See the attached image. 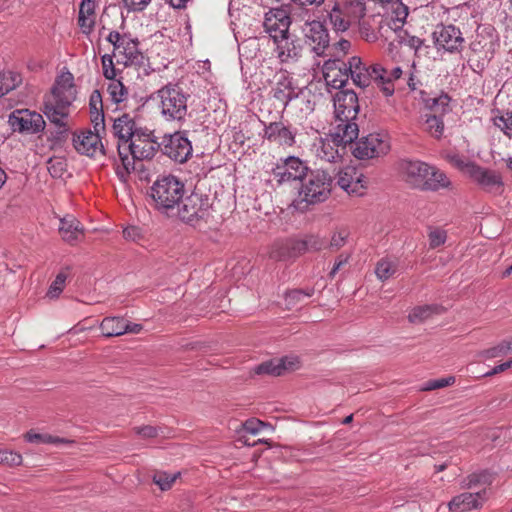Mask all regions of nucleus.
Returning <instances> with one entry per match:
<instances>
[{"instance_id": "nucleus-1", "label": "nucleus", "mask_w": 512, "mask_h": 512, "mask_svg": "<svg viewBox=\"0 0 512 512\" xmlns=\"http://www.w3.org/2000/svg\"><path fill=\"white\" fill-rule=\"evenodd\" d=\"M76 99L74 76L71 72L61 73L55 80L51 92L44 97V114L48 120L59 126H65L69 109Z\"/></svg>"}, {"instance_id": "nucleus-2", "label": "nucleus", "mask_w": 512, "mask_h": 512, "mask_svg": "<svg viewBox=\"0 0 512 512\" xmlns=\"http://www.w3.org/2000/svg\"><path fill=\"white\" fill-rule=\"evenodd\" d=\"M159 149L160 143L153 132L147 128L139 129L128 144H117L118 155L124 171L122 172L118 167L117 174L121 177L124 176V173L129 174L135 169V160L152 159Z\"/></svg>"}, {"instance_id": "nucleus-3", "label": "nucleus", "mask_w": 512, "mask_h": 512, "mask_svg": "<svg viewBox=\"0 0 512 512\" xmlns=\"http://www.w3.org/2000/svg\"><path fill=\"white\" fill-rule=\"evenodd\" d=\"M324 22L336 33H344L366 14V0H332L324 7Z\"/></svg>"}, {"instance_id": "nucleus-4", "label": "nucleus", "mask_w": 512, "mask_h": 512, "mask_svg": "<svg viewBox=\"0 0 512 512\" xmlns=\"http://www.w3.org/2000/svg\"><path fill=\"white\" fill-rule=\"evenodd\" d=\"M190 95L176 83H168L154 93L157 108L166 121L183 122L188 114Z\"/></svg>"}, {"instance_id": "nucleus-5", "label": "nucleus", "mask_w": 512, "mask_h": 512, "mask_svg": "<svg viewBox=\"0 0 512 512\" xmlns=\"http://www.w3.org/2000/svg\"><path fill=\"white\" fill-rule=\"evenodd\" d=\"M184 192V184L174 175L159 177L150 188L155 209L167 216L175 215Z\"/></svg>"}, {"instance_id": "nucleus-6", "label": "nucleus", "mask_w": 512, "mask_h": 512, "mask_svg": "<svg viewBox=\"0 0 512 512\" xmlns=\"http://www.w3.org/2000/svg\"><path fill=\"white\" fill-rule=\"evenodd\" d=\"M346 64L349 77L357 86L364 88L374 81L386 96H391L394 93V86L391 84L390 78L386 77L387 70L382 65L366 66L357 56L351 57Z\"/></svg>"}, {"instance_id": "nucleus-7", "label": "nucleus", "mask_w": 512, "mask_h": 512, "mask_svg": "<svg viewBox=\"0 0 512 512\" xmlns=\"http://www.w3.org/2000/svg\"><path fill=\"white\" fill-rule=\"evenodd\" d=\"M332 176L321 169L309 170L301 181L302 201L315 204L325 201L331 192Z\"/></svg>"}, {"instance_id": "nucleus-8", "label": "nucleus", "mask_w": 512, "mask_h": 512, "mask_svg": "<svg viewBox=\"0 0 512 512\" xmlns=\"http://www.w3.org/2000/svg\"><path fill=\"white\" fill-rule=\"evenodd\" d=\"M210 198L208 195L193 192L182 198L176 207L175 214L183 221L196 225L199 221H206L210 216Z\"/></svg>"}, {"instance_id": "nucleus-9", "label": "nucleus", "mask_w": 512, "mask_h": 512, "mask_svg": "<svg viewBox=\"0 0 512 512\" xmlns=\"http://www.w3.org/2000/svg\"><path fill=\"white\" fill-rule=\"evenodd\" d=\"M107 41L113 45V57L118 64L125 66L138 64L143 56L139 51V42L127 34H120L118 31H111Z\"/></svg>"}, {"instance_id": "nucleus-10", "label": "nucleus", "mask_w": 512, "mask_h": 512, "mask_svg": "<svg viewBox=\"0 0 512 512\" xmlns=\"http://www.w3.org/2000/svg\"><path fill=\"white\" fill-rule=\"evenodd\" d=\"M421 98L425 107L434 114L426 119V129L436 139H440L444 132V123L441 118L448 111L450 98L447 94H441L436 97H424L421 92Z\"/></svg>"}, {"instance_id": "nucleus-11", "label": "nucleus", "mask_w": 512, "mask_h": 512, "mask_svg": "<svg viewBox=\"0 0 512 512\" xmlns=\"http://www.w3.org/2000/svg\"><path fill=\"white\" fill-rule=\"evenodd\" d=\"M391 149L389 137L386 134L371 133L356 142L353 155L358 159H372L385 156Z\"/></svg>"}, {"instance_id": "nucleus-12", "label": "nucleus", "mask_w": 512, "mask_h": 512, "mask_svg": "<svg viewBox=\"0 0 512 512\" xmlns=\"http://www.w3.org/2000/svg\"><path fill=\"white\" fill-rule=\"evenodd\" d=\"M9 125L14 132L36 134L44 130L45 121L41 114L28 109H17L9 116Z\"/></svg>"}, {"instance_id": "nucleus-13", "label": "nucleus", "mask_w": 512, "mask_h": 512, "mask_svg": "<svg viewBox=\"0 0 512 512\" xmlns=\"http://www.w3.org/2000/svg\"><path fill=\"white\" fill-rule=\"evenodd\" d=\"M418 188L425 191L451 189L452 182L448 176L435 166L418 162Z\"/></svg>"}, {"instance_id": "nucleus-14", "label": "nucleus", "mask_w": 512, "mask_h": 512, "mask_svg": "<svg viewBox=\"0 0 512 512\" xmlns=\"http://www.w3.org/2000/svg\"><path fill=\"white\" fill-rule=\"evenodd\" d=\"M160 150L175 162L184 163L192 154V145L184 134L176 132L163 137Z\"/></svg>"}, {"instance_id": "nucleus-15", "label": "nucleus", "mask_w": 512, "mask_h": 512, "mask_svg": "<svg viewBox=\"0 0 512 512\" xmlns=\"http://www.w3.org/2000/svg\"><path fill=\"white\" fill-rule=\"evenodd\" d=\"M308 167L298 157L290 156L282 164L273 169V177L278 185L302 181L307 174Z\"/></svg>"}, {"instance_id": "nucleus-16", "label": "nucleus", "mask_w": 512, "mask_h": 512, "mask_svg": "<svg viewBox=\"0 0 512 512\" xmlns=\"http://www.w3.org/2000/svg\"><path fill=\"white\" fill-rule=\"evenodd\" d=\"M303 31L305 41L312 51L318 56L324 55L330 44L329 31L325 22L318 20L306 22Z\"/></svg>"}, {"instance_id": "nucleus-17", "label": "nucleus", "mask_w": 512, "mask_h": 512, "mask_svg": "<svg viewBox=\"0 0 512 512\" xmlns=\"http://www.w3.org/2000/svg\"><path fill=\"white\" fill-rule=\"evenodd\" d=\"M296 135L297 129L283 121L265 124L263 130V139L283 147H292L296 143Z\"/></svg>"}, {"instance_id": "nucleus-18", "label": "nucleus", "mask_w": 512, "mask_h": 512, "mask_svg": "<svg viewBox=\"0 0 512 512\" xmlns=\"http://www.w3.org/2000/svg\"><path fill=\"white\" fill-rule=\"evenodd\" d=\"M432 35L438 50L443 49L452 53L459 51L464 43L461 31L454 25L437 26Z\"/></svg>"}, {"instance_id": "nucleus-19", "label": "nucleus", "mask_w": 512, "mask_h": 512, "mask_svg": "<svg viewBox=\"0 0 512 512\" xmlns=\"http://www.w3.org/2000/svg\"><path fill=\"white\" fill-rule=\"evenodd\" d=\"M303 249L300 239H277L269 247L268 256L275 261H289L302 255Z\"/></svg>"}, {"instance_id": "nucleus-20", "label": "nucleus", "mask_w": 512, "mask_h": 512, "mask_svg": "<svg viewBox=\"0 0 512 512\" xmlns=\"http://www.w3.org/2000/svg\"><path fill=\"white\" fill-rule=\"evenodd\" d=\"M273 42L276 46L275 53L277 58L282 63L296 62L301 57V42L296 36L291 35L289 32L282 34L279 38L274 36Z\"/></svg>"}, {"instance_id": "nucleus-21", "label": "nucleus", "mask_w": 512, "mask_h": 512, "mask_svg": "<svg viewBox=\"0 0 512 512\" xmlns=\"http://www.w3.org/2000/svg\"><path fill=\"white\" fill-rule=\"evenodd\" d=\"M271 92L273 97L282 103L284 109L299 95V89L295 86L293 77L286 70L276 73Z\"/></svg>"}, {"instance_id": "nucleus-22", "label": "nucleus", "mask_w": 512, "mask_h": 512, "mask_svg": "<svg viewBox=\"0 0 512 512\" xmlns=\"http://www.w3.org/2000/svg\"><path fill=\"white\" fill-rule=\"evenodd\" d=\"M357 94L352 90H340L334 96L335 117L347 121L356 119L359 113Z\"/></svg>"}, {"instance_id": "nucleus-23", "label": "nucleus", "mask_w": 512, "mask_h": 512, "mask_svg": "<svg viewBox=\"0 0 512 512\" xmlns=\"http://www.w3.org/2000/svg\"><path fill=\"white\" fill-rule=\"evenodd\" d=\"M99 132L100 130L97 131L95 129V131L84 130L79 133H75L73 136V145L75 149L79 153L90 157L95 156L98 152L106 154Z\"/></svg>"}, {"instance_id": "nucleus-24", "label": "nucleus", "mask_w": 512, "mask_h": 512, "mask_svg": "<svg viewBox=\"0 0 512 512\" xmlns=\"http://www.w3.org/2000/svg\"><path fill=\"white\" fill-rule=\"evenodd\" d=\"M291 20L288 12L283 8L271 9L265 14L263 27L270 37H281L289 31Z\"/></svg>"}, {"instance_id": "nucleus-25", "label": "nucleus", "mask_w": 512, "mask_h": 512, "mask_svg": "<svg viewBox=\"0 0 512 512\" xmlns=\"http://www.w3.org/2000/svg\"><path fill=\"white\" fill-rule=\"evenodd\" d=\"M300 367V360L297 356H285L280 359L269 360L257 365L254 368L255 374L281 376L286 372L297 370Z\"/></svg>"}, {"instance_id": "nucleus-26", "label": "nucleus", "mask_w": 512, "mask_h": 512, "mask_svg": "<svg viewBox=\"0 0 512 512\" xmlns=\"http://www.w3.org/2000/svg\"><path fill=\"white\" fill-rule=\"evenodd\" d=\"M337 184L348 194L362 195L366 188V178L356 168L348 166L338 172Z\"/></svg>"}, {"instance_id": "nucleus-27", "label": "nucleus", "mask_w": 512, "mask_h": 512, "mask_svg": "<svg viewBox=\"0 0 512 512\" xmlns=\"http://www.w3.org/2000/svg\"><path fill=\"white\" fill-rule=\"evenodd\" d=\"M323 75L327 85L340 89L348 81L347 64L341 59H329L323 65Z\"/></svg>"}, {"instance_id": "nucleus-28", "label": "nucleus", "mask_w": 512, "mask_h": 512, "mask_svg": "<svg viewBox=\"0 0 512 512\" xmlns=\"http://www.w3.org/2000/svg\"><path fill=\"white\" fill-rule=\"evenodd\" d=\"M486 500V490L476 493L464 492L453 497L448 503V508L451 512H466L482 507Z\"/></svg>"}, {"instance_id": "nucleus-29", "label": "nucleus", "mask_w": 512, "mask_h": 512, "mask_svg": "<svg viewBox=\"0 0 512 512\" xmlns=\"http://www.w3.org/2000/svg\"><path fill=\"white\" fill-rule=\"evenodd\" d=\"M313 148L318 159L329 163L336 162L342 158L346 151L342 150V146L330 134L325 138L318 139L314 143Z\"/></svg>"}, {"instance_id": "nucleus-30", "label": "nucleus", "mask_w": 512, "mask_h": 512, "mask_svg": "<svg viewBox=\"0 0 512 512\" xmlns=\"http://www.w3.org/2000/svg\"><path fill=\"white\" fill-rule=\"evenodd\" d=\"M356 119H347L345 121L341 118L335 119L334 131L330 135L342 146V150H346V146L351 144L358 138L359 128Z\"/></svg>"}, {"instance_id": "nucleus-31", "label": "nucleus", "mask_w": 512, "mask_h": 512, "mask_svg": "<svg viewBox=\"0 0 512 512\" xmlns=\"http://www.w3.org/2000/svg\"><path fill=\"white\" fill-rule=\"evenodd\" d=\"M142 128L128 113L122 114L113 123V134L118 138L117 144H128L134 138L136 131Z\"/></svg>"}, {"instance_id": "nucleus-32", "label": "nucleus", "mask_w": 512, "mask_h": 512, "mask_svg": "<svg viewBox=\"0 0 512 512\" xmlns=\"http://www.w3.org/2000/svg\"><path fill=\"white\" fill-rule=\"evenodd\" d=\"M59 232L64 241L73 244L83 236L84 229L73 215H66L60 219Z\"/></svg>"}, {"instance_id": "nucleus-33", "label": "nucleus", "mask_w": 512, "mask_h": 512, "mask_svg": "<svg viewBox=\"0 0 512 512\" xmlns=\"http://www.w3.org/2000/svg\"><path fill=\"white\" fill-rule=\"evenodd\" d=\"M466 172L476 183L484 188H492L502 184L500 177L495 172L476 164L466 165Z\"/></svg>"}, {"instance_id": "nucleus-34", "label": "nucleus", "mask_w": 512, "mask_h": 512, "mask_svg": "<svg viewBox=\"0 0 512 512\" xmlns=\"http://www.w3.org/2000/svg\"><path fill=\"white\" fill-rule=\"evenodd\" d=\"M396 176L411 188L416 186V163L412 159L400 158L395 164Z\"/></svg>"}, {"instance_id": "nucleus-35", "label": "nucleus", "mask_w": 512, "mask_h": 512, "mask_svg": "<svg viewBox=\"0 0 512 512\" xmlns=\"http://www.w3.org/2000/svg\"><path fill=\"white\" fill-rule=\"evenodd\" d=\"M78 24L83 33L89 34L95 24L94 0H82L79 7Z\"/></svg>"}, {"instance_id": "nucleus-36", "label": "nucleus", "mask_w": 512, "mask_h": 512, "mask_svg": "<svg viewBox=\"0 0 512 512\" xmlns=\"http://www.w3.org/2000/svg\"><path fill=\"white\" fill-rule=\"evenodd\" d=\"M89 108L91 121L94 124V129L103 130L105 127L104 112H103V101L101 93L98 90H94L89 99Z\"/></svg>"}, {"instance_id": "nucleus-37", "label": "nucleus", "mask_w": 512, "mask_h": 512, "mask_svg": "<svg viewBox=\"0 0 512 512\" xmlns=\"http://www.w3.org/2000/svg\"><path fill=\"white\" fill-rule=\"evenodd\" d=\"M100 329L105 337H117L125 334V319L123 317H105L100 323Z\"/></svg>"}, {"instance_id": "nucleus-38", "label": "nucleus", "mask_w": 512, "mask_h": 512, "mask_svg": "<svg viewBox=\"0 0 512 512\" xmlns=\"http://www.w3.org/2000/svg\"><path fill=\"white\" fill-rule=\"evenodd\" d=\"M107 92L113 103L117 105L124 104L123 107H126L125 103L129 100V91L119 79L108 83Z\"/></svg>"}, {"instance_id": "nucleus-39", "label": "nucleus", "mask_w": 512, "mask_h": 512, "mask_svg": "<svg viewBox=\"0 0 512 512\" xmlns=\"http://www.w3.org/2000/svg\"><path fill=\"white\" fill-rule=\"evenodd\" d=\"M24 438L29 443H35V444H60V443H70L69 440L65 438H61L58 436H52L47 433H38L34 430L28 431Z\"/></svg>"}, {"instance_id": "nucleus-40", "label": "nucleus", "mask_w": 512, "mask_h": 512, "mask_svg": "<svg viewBox=\"0 0 512 512\" xmlns=\"http://www.w3.org/2000/svg\"><path fill=\"white\" fill-rule=\"evenodd\" d=\"M511 351H512V342L503 340L491 348L480 351L478 356H479V358H481L483 360H489V359H493V358H497V357L506 356Z\"/></svg>"}, {"instance_id": "nucleus-41", "label": "nucleus", "mask_w": 512, "mask_h": 512, "mask_svg": "<svg viewBox=\"0 0 512 512\" xmlns=\"http://www.w3.org/2000/svg\"><path fill=\"white\" fill-rule=\"evenodd\" d=\"M242 431L244 433L243 437L246 434L256 436L263 431H273V427L271 424L261 421L260 418H247L243 423Z\"/></svg>"}, {"instance_id": "nucleus-42", "label": "nucleus", "mask_w": 512, "mask_h": 512, "mask_svg": "<svg viewBox=\"0 0 512 512\" xmlns=\"http://www.w3.org/2000/svg\"><path fill=\"white\" fill-rule=\"evenodd\" d=\"M68 271L69 267H66L56 275L54 281L51 283L47 291L46 296L48 298L57 299L60 296L65 287V283L69 275Z\"/></svg>"}, {"instance_id": "nucleus-43", "label": "nucleus", "mask_w": 512, "mask_h": 512, "mask_svg": "<svg viewBox=\"0 0 512 512\" xmlns=\"http://www.w3.org/2000/svg\"><path fill=\"white\" fill-rule=\"evenodd\" d=\"M19 82L20 76L18 74L0 70V97L16 88Z\"/></svg>"}, {"instance_id": "nucleus-44", "label": "nucleus", "mask_w": 512, "mask_h": 512, "mask_svg": "<svg viewBox=\"0 0 512 512\" xmlns=\"http://www.w3.org/2000/svg\"><path fill=\"white\" fill-rule=\"evenodd\" d=\"M314 289H294L285 294V304L288 309H292L300 304L305 298L311 297Z\"/></svg>"}, {"instance_id": "nucleus-45", "label": "nucleus", "mask_w": 512, "mask_h": 512, "mask_svg": "<svg viewBox=\"0 0 512 512\" xmlns=\"http://www.w3.org/2000/svg\"><path fill=\"white\" fill-rule=\"evenodd\" d=\"M396 272V265L393 261L383 258L379 260L375 267V274L381 281H386Z\"/></svg>"}, {"instance_id": "nucleus-46", "label": "nucleus", "mask_w": 512, "mask_h": 512, "mask_svg": "<svg viewBox=\"0 0 512 512\" xmlns=\"http://www.w3.org/2000/svg\"><path fill=\"white\" fill-rule=\"evenodd\" d=\"M493 124L507 137L512 138V111H506L492 119Z\"/></svg>"}, {"instance_id": "nucleus-47", "label": "nucleus", "mask_w": 512, "mask_h": 512, "mask_svg": "<svg viewBox=\"0 0 512 512\" xmlns=\"http://www.w3.org/2000/svg\"><path fill=\"white\" fill-rule=\"evenodd\" d=\"M350 232L346 228H340L333 232L329 243H327V248L332 250H339L342 248L348 240Z\"/></svg>"}, {"instance_id": "nucleus-48", "label": "nucleus", "mask_w": 512, "mask_h": 512, "mask_svg": "<svg viewBox=\"0 0 512 512\" xmlns=\"http://www.w3.org/2000/svg\"><path fill=\"white\" fill-rule=\"evenodd\" d=\"M179 475V472L172 475L166 472H157L153 476V482L158 485L161 490L165 491L172 487Z\"/></svg>"}, {"instance_id": "nucleus-49", "label": "nucleus", "mask_w": 512, "mask_h": 512, "mask_svg": "<svg viewBox=\"0 0 512 512\" xmlns=\"http://www.w3.org/2000/svg\"><path fill=\"white\" fill-rule=\"evenodd\" d=\"M454 383H455L454 376H449V377L439 378V379H430L421 385L420 390L421 391H432V390L444 388L447 386H451Z\"/></svg>"}, {"instance_id": "nucleus-50", "label": "nucleus", "mask_w": 512, "mask_h": 512, "mask_svg": "<svg viewBox=\"0 0 512 512\" xmlns=\"http://www.w3.org/2000/svg\"><path fill=\"white\" fill-rule=\"evenodd\" d=\"M359 26V34L362 39L367 42H375L378 39V34L375 29L371 26L370 21L362 18L359 22H357Z\"/></svg>"}, {"instance_id": "nucleus-51", "label": "nucleus", "mask_w": 512, "mask_h": 512, "mask_svg": "<svg viewBox=\"0 0 512 512\" xmlns=\"http://www.w3.org/2000/svg\"><path fill=\"white\" fill-rule=\"evenodd\" d=\"M397 32L398 42L401 48H407L409 51H413V56H416V40L414 36H411L407 30L402 29V26L395 30Z\"/></svg>"}, {"instance_id": "nucleus-52", "label": "nucleus", "mask_w": 512, "mask_h": 512, "mask_svg": "<svg viewBox=\"0 0 512 512\" xmlns=\"http://www.w3.org/2000/svg\"><path fill=\"white\" fill-rule=\"evenodd\" d=\"M397 32L398 42L401 48H407L409 51H413V56H416V40L414 36H411L407 30L402 29V26L395 30Z\"/></svg>"}, {"instance_id": "nucleus-53", "label": "nucleus", "mask_w": 512, "mask_h": 512, "mask_svg": "<svg viewBox=\"0 0 512 512\" xmlns=\"http://www.w3.org/2000/svg\"><path fill=\"white\" fill-rule=\"evenodd\" d=\"M394 4L396 7L393 11L395 16L392 18V26L394 30H398L405 23V20L408 16V7L398 1H396Z\"/></svg>"}, {"instance_id": "nucleus-54", "label": "nucleus", "mask_w": 512, "mask_h": 512, "mask_svg": "<svg viewBox=\"0 0 512 512\" xmlns=\"http://www.w3.org/2000/svg\"><path fill=\"white\" fill-rule=\"evenodd\" d=\"M113 55L105 54L101 58L103 76L111 81L117 80V69L113 63Z\"/></svg>"}, {"instance_id": "nucleus-55", "label": "nucleus", "mask_w": 512, "mask_h": 512, "mask_svg": "<svg viewBox=\"0 0 512 512\" xmlns=\"http://www.w3.org/2000/svg\"><path fill=\"white\" fill-rule=\"evenodd\" d=\"M22 455L12 450H0V464L7 466H20L22 464Z\"/></svg>"}, {"instance_id": "nucleus-56", "label": "nucleus", "mask_w": 512, "mask_h": 512, "mask_svg": "<svg viewBox=\"0 0 512 512\" xmlns=\"http://www.w3.org/2000/svg\"><path fill=\"white\" fill-rule=\"evenodd\" d=\"M301 241L304 244L303 253L306 251H319L327 248V242L316 235H310Z\"/></svg>"}, {"instance_id": "nucleus-57", "label": "nucleus", "mask_w": 512, "mask_h": 512, "mask_svg": "<svg viewBox=\"0 0 512 512\" xmlns=\"http://www.w3.org/2000/svg\"><path fill=\"white\" fill-rule=\"evenodd\" d=\"M429 246L431 248H437L446 242L447 234L446 231L440 228H431L428 234Z\"/></svg>"}, {"instance_id": "nucleus-58", "label": "nucleus", "mask_w": 512, "mask_h": 512, "mask_svg": "<svg viewBox=\"0 0 512 512\" xmlns=\"http://www.w3.org/2000/svg\"><path fill=\"white\" fill-rule=\"evenodd\" d=\"M351 47V42L346 39H341L338 42L334 43L332 46V56L334 57L333 59H340V57L347 55Z\"/></svg>"}, {"instance_id": "nucleus-59", "label": "nucleus", "mask_w": 512, "mask_h": 512, "mask_svg": "<svg viewBox=\"0 0 512 512\" xmlns=\"http://www.w3.org/2000/svg\"><path fill=\"white\" fill-rule=\"evenodd\" d=\"M444 311L443 307L438 305H426L418 307V320L428 319L432 315H439Z\"/></svg>"}, {"instance_id": "nucleus-60", "label": "nucleus", "mask_w": 512, "mask_h": 512, "mask_svg": "<svg viewBox=\"0 0 512 512\" xmlns=\"http://www.w3.org/2000/svg\"><path fill=\"white\" fill-rule=\"evenodd\" d=\"M48 171L54 178H59L63 175V172L65 171V164L60 159H50L48 162Z\"/></svg>"}, {"instance_id": "nucleus-61", "label": "nucleus", "mask_w": 512, "mask_h": 512, "mask_svg": "<svg viewBox=\"0 0 512 512\" xmlns=\"http://www.w3.org/2000/svg\"><path fill=\"white\" fill-rule=\"evenodd\" d=\"M150 1L151 0H123V3L129 11H142L147 7Z\"/></svg>"}, {"instance_id": "nucleus-62", "label": "nucleus", "mask_w": 512, "mask_h": 512, "mask_svg": "<svg viewBox=\"0 0 512 512\" xmlns=\"http://www.w3.org/2000/svg\"><path fill=\"white\" fill-rule=\"evenodd\" d=\"M136 433L145 438H154L159 434V428L151 425L135 428Z\"/></svg>"}, {"instance_id": "nucleus-63", "label": "nucleus", "mask_w": 512, "mask_h": 512, "mask_svg": "<svg viewBox=\"0 0 512 512\" xmlns=\"http://www.w3.org/2000/svg\"><path fill=\"white\" fill-rule=\"evenodd\" d=\"M349 258H350V254H343V253L340 254L337 257V259L333 265V268L329 273V276L333 278L336 275V273L341 269V267L344 266L345 264H347V262L349 261Z\"/></svg>"}, {"instance_id": "nucleus-64", "label": "nucleus", "mask_w": 512, "mask_h": 512, "mask_svg": "<svg viewBox=\"0 0 512 512\" xmlns=\"http://www.w3.org/2000/svg\"><path fill=\"white\" fill-rule=\"evenodd\" d=\"M123 237L127 240L136 241L140 238V230L135 226L126 227L123 230Z\"/></svg>"}]
</instances>
